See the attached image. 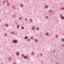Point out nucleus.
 <instances>
[{"instance_id":"nucleus-1","label":"nucleus","mask_w":64,"mask_h":64,"mask_svg":"<svg viewBox=\"0 0 64 64\" xmlns=\"http://www.w3.org/2000/svg\"><path fill=\"white\" fill-rule=\"evenodd\" d=\"M60 18L62 20H64V17L61 14H60Z\"/></svg>"},{"instance_id":"nucleus-2","label":"nucleus","mask_w":64,"mask_h":64,"mask_svg":"<svg viewBox=\"0 0 64 64\" xmlns=\"http://www.w3.org/2000/svg\"><path fill=\"white\" fill-rule=\"evenodd\" d=\"M12 42L13 43H15V42L16 43H17V40H13Z\"/></svg>"},{"instance_id":"nucleus-3","label":"nucleus","mask_w":64,"mask_h":64,"mask_svg":"<svg viewBox=\"0 0 64 64\" xmlns=\"http://www.w3.org/2000/svg\"><path fill=\"white\" fill-rule=\"evenodd\" d=\"M32 29L33 30H35V26H33L32 28Z\"/></svg>"},{"instance_id":"nucleus-4","label":"nucleus","mask_w":64,"mask_h":64,"mask_svg":"<svg viewBox=\"0 0 64 64\" xmlns=\"http://www.w3.org/2000/svg\"><path fill=\"white\" fill-rule=\"evenodd\" d=\"M16 55H19V52H18V51H17Z\"/></svg>"},{"instance_id":"nucleus-5","label":"nucleus","mask_w":64,"mask_h":64,"mask_svg":"<svg viewBox=\"0 0 64 64\" xmlns=\"http://www.w3.org/2000/svg\"><path fill=\"white\" fill-rule=\"evenodd\" d=\"M24 39H28V37L27 36H25L24 37Z\"/></svg>"},{"instance_id":"nucleus-6","label":"nucleus","mask_w":64,"mask_h":64,"mask_svg":"<svg viewBox=\"0 0 64 64\" xmlns=\"http://www.w3.org/2000/svg\"><path fill=\"white\" fill-rule=\"evenodd\" d=\"M46 36H48V35H49V34L48 32H46Z\"/></svg>"},{"instance_id":"nucleus-7","label":"nucleus","mask_w":64,"mask_h":64,"mask_svg":"<svg viewBox=\"0 0 64 64\" xmlns=\"http://www.w3.org/2000/svg\"><path fill=\"white\" fill-rule=\"evenodd\" d=\"M10 5V4L9 3H8L7 4V6H9Z\"/></svg>"},{"instance_id":"nucleus-8","label":"nucleus","mask_w":64,"mask_h":64,"mask_svg":"<svg viewBox=\"0 0 64 64\" xmlns=\"http://www.w3.org/2000/svg\"><path fill=\"white\" fill-rule=\"evenodd\" d=\"M34 40L35 41H36L37 42H38V40L34 39Z\"/></svg>"},{"instance_id":"nucleus-9","label":"nucleus","mask_w":64,"mask_h":64,"mask_svg":"<svg viewBox=\"0 0 64 64\" xmlns=\"http://www.w3.org/2000/svg\"><path fill=\"white\" fill-rule=\"evenodd\" d=\"M48 6L47 5H46L45 6V8H48Z\"/></svg>"},{"instance_id":"nucleus-10","label":"nucleus","mask_w":64,"mask_h":64,"mask_svg":"<svg viewBox=\"0 0 64 64\" xmlns=\"http://www.w3.org/2000/svg\"><path fill=\"white\" fill-rule=\"evenodd\" d=\"M19 27V24H18L17 26V28H18Z\"/></svg>"},{"instance_id":"nucleus-11","label":"nucleus","mask_w":64,"mask_h":64,"mask_svg":"<svg viewBox=\"0 0 64 64\" xmlns=\"http://www.w3.org/2000/svg\"><path fill=\"white\" fill-rule=\"evenodd\" d=\"M20 6H21V7H23V6H24L23 4H20Z\"/></svg>"},{"instance_id":"nucleus-12","label":"nucleus","mask_w":64,"mask_h":64,"mask_svg":"<svg viewBox=\"0 0 64 64\" xmlns=\"http://www.w3.org/2000/svg\"><path fill=\"white\" fill-rule=\"evenodd\" d=\"M30 21H31L32 22V19H30Z\"/></svg>"},{"instance_id":"nucleus-13","label":"nucleus","mask_w":64,"mask_h":64,"mask_svg":"<svg viewBox=\"0 0 64 64\" xmlns=\"http://www.w3.org/2000/svg\"><path fill=\"white\" fill-rule=\"evenodd\" d=\"M24 59H26L27 58V57L26 56H24Z\"/></svg>"},{"instance_id":"nucleus-14","label":"nucleus","mask_w":64,"mask_h":64,"mask_svg":"<svg viewBox=\"0 0 64 64\" xmlns=\"http://www.w3.org/2000/svg\"><path fill=\"white\" fill-rule=\"evenodd\" d=\"M56 38H57V37H58V35H56Z\"/></svg>"},{"instance_id":"nucleus-15","label":"nucleus","mask_w":64,"mask_h":64,"mask_svg":"<svg viewBox=\"0 0 64 64\" xmlns=\"http://www.w3.org/2000/svg\"><path fill=\"white\" fill-rule=\"evenodd\" d=\"M31 55H34V52H32V54Z\"/></svg>"},{"instance_id":"nucleus-16","label":"nucleus","mask_w":64,"mask_h":64,"mask_svg":"<svg viewBox=\"0 0 64 64\" xmlns=\"http://www.w3.org/2000/svg\"><path fill=\"white\" fill-rule=\"evenodd\" d=\"M62 42H64V38H62Z\"/></svg>"},{"instance_id":"nucleus-17","label":"nucleus","mask_w":64,"mask_h":64,"mask_svg":"<svg viewBox=\"0 0 64 64\" xmlns=\"http://www.w3.org/2000/svg\"><path fill=\"white\" fill-rule=\"evenodd\" d=\"M24 27H22V29L23 30V29H24Z\"/></svg>"},{"instance_id":"nucleus-18","label":"nucleus","mask_w":64,"mask_h":64,"mask_svg":"<svg viewBox=\"0 0 64 64\" xmlns=\"http://www.w3.org/2000/svg\"><path fill=\"white\" fill-rule=\"evenodd\" d=\"M61 9L62 10H64V8H62Z\"/></svg>"},{"instance_id":"nucleus-19","label":"nucleus","mask_w":64,"mask_h":64,"mask_svg":"<svg viewBox=\"0 0 64 64\" xmlns=\"http://www.w3.org/2000/svg\"><path fill=\"white\" fill-rule=\"evenodd\" d=\"M22 56L24 57V54H22Z\"/></svg>"},{"instance_id":"nucleus-20","label":"nucleus","mask_w":64,"mask_h":64,"mask_svg":"<svg viewBox=\"0 0 64 64\" xmlns=\"http://www.w3.org/2000/svg\"><path fill=\"white\" fill-rule=\"evenodd\" d=\"M36 30H39V29H38V28H36Z\"/></svg>"},{"instance_id":"nucleus-21","label":"nucleus","mask_w":64,"mask_h":64,"mask_svg":"<svg viewBox=\"0 0 64 64\" xmlns=\"http://www.w3.org/2000/svg\"><path fill=\"white\" fill-rule=\"evenodd\" d=\"M40 55L41 56H43V55H42V54H40Z\"/></svg>"},{"instance_id":"nucleus-22","label":"nucleus","mask_w":64,"mask_h":64,"mask_svg":"<svg viewBox=\"0 0 64 64\" xmlns=\"http://www.w3.org/2000/svg\"><path fill=\"white\" fill-rule=\"evenodd\" d=\"M28 41H30V39H28Z\"/></svg>"},{"instance_id":"nucleus-23","label":"nucleus","mask_w":64,"mask_h":64,"mask_svg":"<svg viewBox=\"0 0 64 64\" xmlns=\"http://www.w3.org/2000/svg\"><path fill=\"white\" fill-rule=\"evenodd\" d=\"M6 26L8 27V24H6Z\"/></svg>"},{"instance_id":"nucleus-24","label":"nucleus","mask_w":64,"mask_h":64,"mask_svg":"<svg viewBox=\"0 0 64 64\" xmlns=\"http://www.w3.org/2000/svg\"><path fill=\"white\" fill-rule=\"evenodd\" d=\"M31 39H33V38L32 37H31Z\"/></svg>"},{"instance_id":"nucleus-25","label":"nucleus","mask_w":64,"mask_h":64,"mask_svg":"<svg viewBox=\"0 0 64 64\" xmlns=\"http://www.w3.org/2000/svg\"><path fill=\"white\" fill-rule=\"evenodd\" d=\"M61 46H64V44H63V45H61Z\"/></svg>"},{"instance_id":"nucleus-26","label":"nucleus","mask_w":64,"mask_h":64,"mask_svg":"<svg viewBox=\"0 0 64 64\" xmlns=\"http://www.w3.org/2000/svg\"><path fill=\"white\" fill-rule=\"evenodd\" d=\"M5 2H3V4H5Z\"/></svg>"},{"instance_id":"nucleus-27","label":"nucleus","mask_w":64,"mask_h":64,"mask_svg":"<svg viewBox=\"0 0 64 64\" xmlns=\"http://www.w3.org/2000/svg\"><path fill=\"white\" fill-rule=\"evenodd\" d=\"M46 18H48V16H46Z\"/></svg>"},{"instance_id":"nucleus-28","label":"nucleus","mask_w":64,"mask_h":64,"mask_svg":"<svg viewBox=\"0 0 64 64\" xmlns=\"http://www.w3.org/2000/svg\"><path fill=\"white\" fill-rule=\"evenodd\" d=\"M11 58H9L8 60H11Z\"/></svg>"},{"instance_id":"nucleus-29","label":"nucleus","mask_w":64,"mask_h":64,"mask_svg":"<svg viewBox=\"0 0 64 64\" xmlns=\"http://www.w3.org/2000/svg\"><path fill=\"white\" fill-rule=\"evenodd\" d=\"M51 10H49V12H51Z\"/></svg>"},{"instance_id":"nucleus-30","label":"nucleus","mask_w":64,"mask_h":64,"mask_svg":"<svg viewBox=\"0 0 64 64\" xmlns=\"http://www.w3.org/2000/svg\"><path fill=\"white\" fill-rule=\"evenodd\" d=\"M4 36H7V34H5Z\"/></svg>"},{"instance_id":"nucleus-31","label":"nucleus","mask_w":64,"mask_h":64,"mask_svg":"<svg viewBox=\"0 0 64 64\" xmlns=\"http://www.w3.org/2000/svg\"><path fill=\"white\" fill-rule=\"evenodd\" d=\"M21 19H22L21 18H19V19H20V20Z\"/></svg>"},{"instance_id":"nucleus-32","label":"nucleus","mask_w":64,"mask_h":64,"mask_svg":"<svg viewBox=\"0 0 64 64\" xmlns=\"http://www.w3.org/2000/svg\"><path fill=\"white\" fill-rule=\"evenodd\" d=\"M26 21H27V18H26Z\"/></svg>"},{"instance_id":"nucleus-33","label":"nucleus","mask_w":64,"mask_h":64,"mask_svg":"<svg viewBox=\"0 0 64 64\" xmlns=\"http://www.w3.org/2000/svg\"><path fill=\"white\" fill-rule=\"evenodd\" d=\"M12 34H14V33H13V32H12Z\"/></svg>"},{"instance_id":"nucleus-34","label":"nucleus","mask_w":64,"mask_h":64,"mask_svg":"<svg viewBox=\"0 0 64 64\" xmlns=\"http://www.w3.org/2000/svg\"><path fill=\"white\" fill-rule=\"evenodd\" d=\"M14 64H16V63H14Z\"/></svg>"},{"instance_id":"nucleus-35","label":"nucleus","mask_w":64,"mask_h":64,"mask_svg":"<svg viewBox=\"0 0 64 64\" xmlns=\"http://www.w3.org/2000/svg\"><path fill=\"white\" fill-rule=\"evenodd\" d=\"M58 64L57 63V64Z\"/></svg>"},{"instance_id":"nucleus-36","label":"nucleus","mask_w":64,"mask_h":64,"mask_svg":"<svg viewBox=\"0 0 64 64\" xmlns=\"http://www.w3.org/2000/svg\"><path fill=\"white\" fill-rule=\"evenodd\" d=\"M44 8L45 9V7Z\"/></svg>"},{"instance_id":"nucleus-37","label":"nucleus","mask_w":64,"mask_h":64,"mask_svg":"<svg viewBox=\"0 0 64 64\" xmlns=\"http://www.w3.org/2000/svg\"><path fill=\"white\" fill-rule=\"evenodd\" d=\"M0 22H1V20H0Z\"/></svg>"},{"instance_id":"nucleus-38","label":"nucleus","mask_w":64,"mask_h":64,"mask_svg":"<svg viewBox=\"0 0 64 64\" xmlns=\"http://www.w3.org/2000/svg\"><path fill=\"white\" fill-rule=\"evenodd\" d=\"M37 56H38V55Z\"/></svg>"}]
</instances>
